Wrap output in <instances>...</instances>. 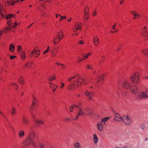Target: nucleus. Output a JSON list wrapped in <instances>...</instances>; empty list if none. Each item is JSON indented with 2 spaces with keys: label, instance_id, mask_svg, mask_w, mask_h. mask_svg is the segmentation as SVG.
I'll return each mask as SVG.
<instances>
[{
  "label": "nucleus",
  "instance_id": "35",
  "mask_svg": "<svg viewBox=\"0 0 148 148\" xmlns=\"http://www.w3.org/2000/svg\"><path fill=\"white\" fill-rule=\"evenodd\" d=\"M131 12L134 16V17L133 18L135 19L136 18V16L137 14V13L134 11H132Z\"/></svg>",
  "mask_w": 148,
  "mask_h": 148
},
{
  "label": "nucleus",
  "instance_id": "2",
  "mask_svg": "<svg viewBox=\"0 0 148 148\" xmlns=\"http://www.w3.org/2000/svg\"><path fill=\"white\" fill-rule=\"evenodd\" d=\"M35 135L33 132H29L27 135V138L23 141V144L24 146H30L34 148L37 147V142L35 140Z\"/></svg>",
  "mask_w": 148,
  "mask_h": 148
},
{
  "label": "nucleus",
  "instance_id": "17",
  "mask_svg": "<svg viewBox=\"0 0 148 148\" xmlns=\"http://www.w3.org/2000/svg\"><path fill=\"white\" fill-rule=\"evenodd\" d=\"M97 79L96 83L97 86H99L98 83L100 82V79H103V78L104 76L103 75H98L97 76Z\"/></svg>",
  "mask_w": 148,
  "mask_h": 148
},
{
  "label": "nucleus",
  "instance_id": "7",
  "mask_svg": "<svg viewBox=\"0 0 148 148\" xmlns=\"http://www.w3.org/2000/svg\"><path fill=\"white\" fill-rule=\"evenodd\" d=\"M139 73H136L134 74L130 77V79L131 81L133 84L137 83L138 82V79Z\"/></svg>",
  "mask_w": 148,
  "mask_h": 148
},
{
  "label": "nucleus",
  "instance_id": "28",
  "mask_svg": "<svg viewBox=\"0 0 148 148\" xmlns=\"http://www.w3.org/2000/svg\"><path fill=\"white\" fill-rule=\"evenodd\" d=\"M142 52L147 55V56H148L147 55H148V49H145L143 50Z\"/></svg>",
  "mask_w": 148,
  "mask_h": 148
},
{
  "label": "nucleus",
  "instance_id": "52",
  "mask_svg": "<svg viewBox=\"0 0 148 148\" xmlns=\"http://www.w3.org/2000/svg\"><path fill=\"white\" fill-rule=\"evenodd\" d=\"M60 31H61V35H62L61 36V37H62V38H63V37L64 36V34L63 33L62 31V30H60Z\"/></svg>",
  "mask_w": 148,
  "mask_h": 148
},
{
  "label": "nucleus",
  "instance_id": "61",
  "mask_svg": "<svg viewBox=\"0 0 148 148\" xmlns=\"http://www.w3.org/2000/svg\"><path fill=\"white\" fill-rule=\"evenodd\" d=\"M121 46H119L118 48V49H117V51H118L120 49H121Z\"/></svg>",
  "mask_w": 148,
  "mask_h": 148
},
{
  "label": "nucleus",
  "instance_id": "44",
  "mask_svg": "<svg viewBox=\"0 0 148 148\" xmlns=\"http://www.w3.org/2000/svg\"><path fill=\"white\" fill-rule=\"evenodd\" d=\"M86 67L88 69H92V65H87Z\"/></svg>",
  "mask_w": 148,
  "mask_h": 148
},
{
  "label": "nucleus",
  "instance_id": "13",
  "mask_svg": "<svg viewBox=\"0 0 148 148\" xmlns=\"http://www.w3.org/2000/svg\"><path fill=\"white\" fill-rule=\"evenodd\" d=\"M146 29V27L145 26L144 27L142 33V36L144 37L145 39H147V37L148 36V32L145 30Z\"/></svg>",
  "mask_w": 148,
  "mask_h": 148
},
{
  "label": "nucleus",
  "instance_id": "63",
  "mask_svg": "<svg viewBox=\"0 0 148 148\" xmlns=\"http://www.w3.org/2000/svg\"><path fill=\"white\" fill-rule=\"evenodd\" d=\"M3 15L2 14L1 12H0V19L1 18V17Z\"/></svg>",
  "mask_w": 148,
  "mask_h": 148
},
{
  "label": "nucleus",
  "instance_id": "43",
  "mask_svg": "<svg viewBox=\"0 0 148 148\" xmlns=\"http://www.w3.org/2000/svg\"><path fill=\"white\" fill-rule=\"evenodd\" d=\"M61 31L60 32H58L57 33V35L56 36H58L59 37H61Z\"/></svg>",
  "mask_w": 148,
  "mask_h": 148
},
{
  "label": "nucleus",
  "instance_id": "50",
  "mask_svg": "<svg viewBox=\"0 0 148 148\" xmlns=\"http://www.w3.org/2000/svg\"><path fill=\"white\" fill-rule=\"evenodd\" d=\"M0 113L3 115V117L5 119H6V120L8 121V120L7 119L6 117V116H5L2 113V112H1L0 111Z\"/></svg>",
  "mask_w": 148,
  "mask_h": 148
},
{
  "label": "nucleus",
  "instance_id": "31",
  "mask_svg": "<svg viewBox=\"0 0 148 148\" xmlns=\"http://www.w3.org/2000/svg\"><path fill=\"white\" fill-rule=\"evenodd\" d=\"M81 27H74L73 28V31L74 32H77V30L80 29H81Z\"/></svg>",
  "mask_w": 148,
  "mask_h": 148
},
{
  "label": "nucleus",
  "instance_id": "22",
  "mask_svg": "<svg viewBox=\"0 0 148 148\" xmlns=\"http://www.w3.org/2000/svg\"><path fill=\"white\" fill-rule=\"evenodd\" d=\"M19 136L20 138H21L24 136L25 135V132L23 130H20L18 132Z\"/></svg>",
  "mask_w": 148,
  "mask_h": 148
},
{
  "label": "nucleus",
  "instance_id": "49",
  "mask_svg": "<svg viewBox=\"0 0 148 148\" xmlns=\"http://www.w3.org/2000/svg\"><path fill=\"white\" fill-rule=\"evenodd\" d=\"M16 57V56H10V59H13L14 58H15V57Z\"/></svg>",
  "mask_w": 148,
  "mask_h": 148
},
{
  "label": "nucleus",
  "instance_id": "42",
  "mask_svg": "<svg viewBox=\"0 0 148 148\" xmlns=\"http://www.w3.org/2000/svg\"><path fill=\"white\" fill-rule=\"evenodd\" d=\"M11 85L12 86H14L16 89L17 88H18V86L15 83H12L11 84Z\"/></svg>",
  "mask_w": 148,
  "mask_h": 148
},
{
  "label": "nucleus",
  "instance_id": "24",
  "mask_svg": "<svg viewBox=\"0 0 148 148\" xmlns=\"http://www.w3.org/2000/svg\"><path fill=\"white\" fill-rule=\"evenodd\" d=\"M93 140L95 143H96L98 141V138L96 134H94L93 135Z\"/></svg>",
  "mask_w": 148,
  "mask_h": 148
},
{
  "label": "nucleus",
  "instance_id": "9",
  "mask_svg": "<svg viewBox=\"0 0 148 148\" xmlns=\"http://www.w3.org/2000/svg\"><path fill=\"white\" fill-rule=\"evenodd\" d=\"M40 51L39 50H36L34 49H33L32 52H31L30 57H32V55L34 56L35 57H38L40 54Z\"/></svg>",
  "mask_w": 148,
  "mask_h": 148
},
{
  "label": "nucleus",
  "instance_id": "37",
  "mask_svg": "<svg viewBox=\"0 0 148 148\" xmlns=\"http://www.w3.org/2000/svg\"><path fill=\"white\" fill-rule=\"evenodd\" d=\"M15 112V108H13L11 110L12 115H14Z\"/></svg>",
  "mask_w": 148,
  "mask_h": 148
},
{
  "label": "nucleus",
  "instance_id": "64",
  "mask_svg": "<svg viewBox=\"0 0 148 148\" xmlns=\"http://www.w3.org/2000/svg\"><path fill=\"white\" fill-rule=\"evenodd\" d=\"M34 24V23H33L32 24H31V25H30L29 27H27V28H29V27H30L33 24Z\"/></svg>",
  "mask_w": 148,
  "mask_h": 148
},
{
  "label": "nucleus",
  "instance_id": "51",
  "mask_svg": "<svg viewBox=\"0 0 148 148\" xmlns=\"http://www.w3.org/2000/svg\"><path fill=\"white\" fill-rule=\"evenodd\" d=\"M49 50L48 49H47V50H45L44 51V52L43 53V54H45L47 53Z\"/></svg>",
  "mask_w": 148,
  "mask_h": 148
},
{
  "label": "nucleus",
  "instance_id": "34",
  "mask_svg": "<svg viewBox=\"0 0 148 148\" xmlns=\"http://www.w3.org/2000/svg\"><path fill=\"white\" fill-rule=\"evenodd\" d=\"M21 56L22 59H24L26 58L25 54L24 53H21Z\"/></svg>",
  "mask_w": 148,
  "mask_h": 148
},
{
  "label": "nucleus",
  "instance_id": "58",
  "mask_svg": "<svg viewBox=\"0 0 148 148\" xmlns=\"http://www.w3.org/2000/svg\"><path fill=\"white\" fill-rule=\"evenodd\" d=\"M59 16H61V15L60 14H56V18H58Z\"/></svg>",
  "mask_w": 148,
  "mask_h": 148
},
{
  "label": "nucleus",
  "instance_id": "33",
  "mask_svg": "<svg viewBox=\"0 0 148 148\" xmlns=\"http://www.w3.org/2000/svg\"><path fill=\"white\" fill-rule=\"evenodd\" d=\"M100 58L102 62H103L105 60L106 57L104 55H103L101 56Z\"/></svg>",
  "mask_w": 148,
  "mask_h": 148
},
{
  "label": "nucleus",
  "instance_id": "11",
  "mask_svg": "<svg viewBox=\"0 0 148 148\" xmlns=\"http://www.w3.org/2000/svg\"><path fill=\"white\" fill-rule=\"evenodd\" d=\"M85 94L90 99H92V97L94 95V93L93 92H88V91L85 92Z\"/></svg>",
  "mask_w": 148,
  "mask_h": 148
},
{
  "label": "nucleus",
  "instance_id": "45",
  "mask_svg": "<svg viewBox=\"0 0 148 148\" xmlns=\"http://www.w3.org/2000/svg\"><path fill=\"white\" fill-rule=\"evenodd\" d=\"M64 84L62 82L60 83V87L61 88H63L64 86Z\"/></svg>",
  "mask_w": 148,
  "mask_h": 148
},
{
  "label": "nucleus",
  "instance_id": "54",
  "mask_svg": "<svg viewBox=\"0 0 148 148\" xmlns=\"http://www.w3.org/2000/svg\"><path fill=\"white\" fill-rule=\"evenodd\" d=\"M10 4L11 5H14V4L15 3V2H12V1H10Z\"/></svg>",
  "mask_w": 148,
  "mask_h": 148
},
{
  "label": "nucleus",
  "instance_id": "18",
  "mask_svg": "<svg viewBox=\"0 0 148 148\" xmlns=\"http://www.w3.org/2000/svg\"><path fill=\"white\" fill-rule=\"evenodd\" d=\"M22 121L24 124L26 125L28 124L29 120L27 117L23 116L22 117Z\"/></svg>",
  "mask_w": 148,
  "mask_h": 148
},
{
  "label": "nucleus",
  "instance_id": "30",
  "mask_svg": "<svg viewBox=\"0 0 148 148\" xmlns=\"http://www.w3.org/2000/svg\"><path fill=\"white\" fill-rule=\"evenodd\" d=\"M74 146L76 148H78L80 147V143H76L74 145Z\"/></svg>",
  "mask_w": 148,
  "mask_h": 148
},
{
  "label": "nucleus",
  "instance_id": "4",
  "mask_svg": "<svg viewBox=\"0 0 148 148\" xmlns=\"http://www.w3.org/2000/svg\"><path fill=\"white\" fill-rule=\"evenodd\" d=\"M37 100L34 97L33 101L32 102V109H30V112L32 115L34 121L37 124V126H40L41 124L43 123V122L39 120L38 119H36L35 115L33 114L32 110L34 111V109L33 107V106L35 104Z\"/></svg>",
  "mask_w": 148,
  "mask_h": 148
},
{
  "label": "nucleus",
  "instance_id": "8",
  "mask_svg": "<svg viewBox=\"0 0 148 148\" xmlns=\"http://www.w3.org/2000/svg\"><path fill=\"white\" fill-rule=\"evenodd\" d=\"M122 121L127 125H130L132 123V121L130 117L126 116H124L122 118Z\"/></svg>",
  "mask_w": 148,
  "mask_h": 148
},
{
  "label": "nucleus",
  "instance_id": "57",
  "mask_svg": "<svg viewBox=\"0 0 148 148\" xmlns=\"http://www.w3.org/2000/svg\"><path fill=\"white\" fill-rule=\"evenodd\" d=\"M121 94L123 95L124 96L125 95V92H123V91H121Z\"/></svg>",
  "mask_w": 148,
  "mask_h": 148
},
{
  "label": "nucleus",
  "instance_id": "29",
  "mask_svg": "<svg viewBox=\"0 0 148 148\" xmlns=\"http://www.w3.org/2000/svg\"><path fill=\"white\" fill-rule=\"evenodd\" d=\"M18 80L20 83L23 84L24 83V82L22 76H21V77L18 79Z\"/></svg>",
  "mask_w": 148,
  "mask_h": 148
},
{
  "label": "nucleus",
  "instance_id": "59",
  "mask_svg": "<svg viewBox=\"0 0 148 148\" xmlns=\"http://www.w3.org/2000/svg\"><path fill=\"white\" fill-rule=\"evenodd\" d=\"M140 16V15L137 14L136 16V18H139Z\"/></svg>",
  "mask_w": 148,
  "mask_h": 148
},
{
  "label": "nucleus",
  "instance_id": "26",
  "mask_svg": "<svg viewBox=\"0 0 148 148\" xmlns=\"http://www.w3.org/2000/svg\"><path fill=\"white\" fill-rule=\"evenodd\" d=\"M76 106H79V105H75V104H74L73 105V106H71L70 107V108H69V109H70V111L71 112H72L73 110V108H74V107H76V108H77L76 107Z\"/></svg>",
  "mask_w": 148,
  "mask_h": 148
},
{
  "label": "nucleus",
  "instance_id": "21",
  "mask_svg": "<svg viewBox=\"0 0 148 148\" xmlns=\"http://www.w3.org/2000/svg\"><path fill=\"white\" fill-rule=\"evenodd\" d=\"M59 50V47H57L54 48L53 50L51 52L53 54V56H55L56 55V52H58Z\"/></svg>",
  "mask_w": 148,
  "mask_h": 148
},
{
  "label": "nucleus",
  "instance_id": "38",
  "mask_svg": "<svg viewBox=\"0 0 148 148\" xmlns=\"http://www.w3.org/2000/svg\"><path fill=\"white\" fill-rule=\"evenodd\" d=\"M60 16V18L59 20V21H61L62 20L65 19L66 18V16Z\"/></svg>",
  "mask_w": 148,
  "mask_h": 148
},
{
  "label": "nucleus",
  "instance_id": "46",
  "mask_svg": "<svg viewBox=\"0 0 148 148\" xmlns=\"http://www.w3.org/2000/svg\"><path fill=\"white\" fill-rule=\"evenodd\" d=\"M127 145H126V146H124V147H120L119 146H116V148H127Z\"/></svg>",
  "mask_w": 148,
  "mask_h": 148
},
{
  "label": "nucleus",
  "instance_id": "16",
  "mask_svg": "<svg viewBox=\"0 0 148 148\" xmlns=\"http://www.w3.org/2000/svg\"><path fill=\"white\" fill-rule=\"evenodd\" d=\"M61 37L55 36L53 40V42L55 45H56L59 43L60 41L61 40Z\"/></svg>",
  "mask_w": 148,
  "mask_h": 148
},
{
  "label": "nucleus",
  "instance_id": "53",
  "mask_svg": "<svg viewBox=\"0 0 148 148\" xmlns=\"http://www.w3.org/2000/svg\"><path fill=\"white\" fill-rule=\"evenodd\" d=\"M92 15L93 16H95L97 15V12L96 11H94L92 13Z\"/></svg>",
  "mask_w": 148,
  "mask_h": 148
},
{
  "label": "nucleus",
  "instance_id": "10",
  "mask_svg": "<svg viewBox=\"0 0 148 148\" xmlns=\"http://www.w3.org/2000/svg\"><path fill=\"white\" fill-rule=\"evenodd\" d=\"M90 53H88L86 55H84L83 54H82L83 58H82L81 57L79 56L77 57V60L78 62H80L82 60H84L85 59L87 58L88 56L90 55Z\"/></svg>",
  "mask_w": 148,
  "mask_h": 148
},
{
  "label": "nucleus",
  "instance_id": "62",
  "mask_svg": "<svg viewBox=\"0 0 148 148\" xmlns=\"http://www.w3.org/2000/svg\"><path fill=\"white\" fill-rule=\"evenodd\" d=\"M123 1L124 0H120V4H123Z\"/></svg>",
  "mask_w": 148,
  "mask_h": 148
},
{
  "label": "nucleus",
  "instance_id": "48",
  "mask_svg": "<svg viewBox=\"0 0 148 148\" xmlns=\"http://www.w3.org/2000/svg\"><path fill=\"white\" fill-rule=\"evenodd\" d=\"M10 4V2L7 1L5 3V5L6 6H7Z\"/></svg>",
  "mask_w": 148,
  "mask_h": 148
},
{
  "label": "nucleus",
  "instance_id": "1",
  "mask_svg": "<svg viewBox=\"0 0 148 148\" xmlns=\"http://www.w3.org/2000/svg\"><path fill=\"white\" fill-rule=\"evenodd\" d=\"M75 78L76 79L74 81L73 83H71L68 86L69 89L72 90L74 89L76 87H77L78 86H80L84 82H85V84H87V83L85 82V80L83 78L78 75H77L76 76L70 77L68 79V81L69 82H70L73 79Z\"/></svg>",
  "mask_w": 148,
  "mask_h": 148
},
{
  "label": "nucleus",
  "instance_id": "15",
  "mask_svg": "<svg viewBox=\"0 0 148 148\" xmlns=\"http://www.w3.org/2000/svg\"><path fill=\"white\" fill-rule=\"evenodd\" d=\"M7 23L8 25V26L7 27H5L3 31L5 33H7L9 30H10L12 27V26L10 25L11 22L10 21H8Z\"/></svg>",
  "mask_w": 148,
  "mask_h": 148
},
{
  "label": "nucleus",
  "instance_id": "60",
  "mask_svg": "<svg viewBox=\"0 0 148 148\" xmlns=\"http://www.w3.org/2000/svg\"><path fill=\"white\" fill-rule=\"evenodd\" d=\"M72 19V18H70L69 19H67V21L68 22H70Z\"/></svg>",
  "mask_w": 148,
  "mask_h": 148
},
{
  "label": "nucleus",
  "instance_id": "5",
  "mask_svg": "<svg viewBox=\"0 0 148 148\" xmlns=\"http://www.w3.org/2000/svg\"><path fill=\"white\" fill-rule=\"evenodd\" d=\"M123 87L125 88H130L131 92L133 93L136 94L138 91L137 88L135 86L133 87L131 86V85L127 82H125L123 85Z\"/></svg>",
  "mask_w": 148,
  "mask_h": 148
},
{
  "label": "nucleus",
  "instance_id": "6",
  "mask_svg": "<svg viewBox=\"0 0 148 148\" xmlns=\"http://www.w3.org/2000/svg\"><path fill=\"white\" fill-rule=\"evenodd\" d=\"M148 97V89L145 92L142 91L137 95L136 98L138 99L142 100L145 99Z\"/></svg>",
  "mask_w": 148,
  "mask_h": 148
},
{
  "label": "nucleus",
  "instance_id": "55",
  "mask_svg": "<svg viewBox=\"0 0 148 148\" xmlns=\"http://www.w3.org/2000/svg\"><path fill=\"white\" fill-rule=\"evenodd\" d=\"M18 24L16 23H15V24L13 26V27L14 28H15L16 27V26L18 25Z\"/></svg>",
  "mask_w": 148,
  "mask_h": 148
},
{
  "label": "nucleus",
  "instance_id": "19",
  "mask_svg": "<svg viewBox=\"0 0 148 148\" xmlns=\"http://www.w3.org/2000/svg\"><path fill=\"white\" fill-rule=\"evenodd\" d=\"M50 87L53 89V92H54L57 88L58 86L56 84H53L51 83H49Z\"/></svg>",
  "mask_w": 148,
  "mask_h": 148
},
{
  "label": "nucleus",
  "instance_id": "3",
  "mask_svg": "<svg viewBox=\"0 0 148 148\" xmlns=\"http://www.w3.org/2000/svg\"><path fill=\"white\" fill-rule=\"evenodd\" d=\"M76 106L77 108H78V115L76 116L75 118H74L73 117L71 118L73 120H76L78 118V116H80L92 115V110L91 108L87 107L83 109L77 106Z\"/></svg>",
  "mask_w": 148,
  "mask_h": 148
},
{
  "label": "nucleus",
  "instance_id": "27",
  "mask_svg": "<svg viewBox=\"0 0 148 148\" xmlns=\"http://www.w3.org/2000/svg\"><path fill=\"white\" fill-rule=\"evenodd\" d=\"M9 48L11 52L14 51L15 49V47L12 44H10V45Z\"/></svg>",
  "mask_w": 148,
  "mask_h": 148
},
{
  "label": "nucleus",
  "instance_id": "39",
  "mask_svg": "<svg viewBox=\"0 0 148 148\" xmlns=\"http://www.w3.org/2000/svg\"><path fill=\"white\" fill-rule=\"evenodd\" d=\"M145 126L144 124H142L140 125V127L141 129L143 130L145 128Z\"/></svg>",
  "mask_w": 148,
  "mask_h": 148
},
{
  "label": "nucleus",
  "instance_id": "32",
  "mask_svg": "<svg viewBox=\"0 0 148 148\" xmlns=\"http://www.w3.org/2000/svg\"><path fill=\"white\" fill-rule=\"evenodd\" d=\"M110 119L109 117H105L103 119H102L101 120L102 122L105 123L106 121H108Z\"/></svg>",
  "mask_w": 148,
  "mask_h": 148
},
{
  "label": "nucleus",
  "instance_id": "20",
  "mask_svg": "<svg viewBox=\"0 0 148 148\" xmlns=\"http://www.w3.org/2000/svg\"><path fill=\"white\" fill-rule=\"evenodd\" d=\"M15 16V15L14 14H8L6 15L5 18H6V20H8L10 19L12 17L14 18Z\"/></svg>",
  "mask_w": 148,
  "mask_h": 148
},
{
  "label": "nucleus",
  "instance_id": "56",
  "mask_svg": "<svg viewBox=\"0 0 148 148\" xmlns=\"http://www.w3.org/2000/svg\"><path fill=\"white\" fill-rule=\"evenodd\" d=\"M115 27L116 26H115V25H113L112 27V28L113 29H115Z\"/></svg>",
  "mask_w": 148,
  "mask_h": 148
},
{
  "label": "nucleus",
  "instance_id": "25",
  "mask_svg": "<svg viewBox=\"0 0 148 148\" xmlns=\"http://www.w3.org/2000/svg\"><path fill=\"white\" fill-rule=\"evenodd\" d=\"M93 42L94 45L97 46V45L99 42V39L98 38H97V39H96L95 40H93Z\"/></svg>",
  "mask_w": 148,
  "mask_h": 148
},
{
  "label": "nucleus",
  "instance_id": "47",
  "mask_svg": "<svg viewBox=\"0 0 148 148\" xmlns=\"http://www.w3.org/2000/svg\"><path fill=\"white\" fill-rule=\"evenodd\" d=\"M79 43L80 44H84V42L83 40H81L79 42Z\"/></svg>",
  "mask_w": 148,
  "mask_h": 148
},
{
  "label": "nucleus",
  "instance_id": "23",
  "mask_svg": "<svg viewBox=\"0 0 148 148\" xmlns=\"http://www.w3.org/2000/svg\"><path fill=\"white\" fill-rule=\"evenodd\" d=\"M85 15L84 16V19L85 21L87 20L88 19L89 15L88 14V12H86L84 11Z\"/></svg>",
  "mask_w": 148,
  "mask_h": 148
},
{
  "label": "nucleus",
  "instance_id": "41",
  "mask_svg": "<svg viewBox=\"0 0 148 148\" xmlns=\"http://www.w3.org/2000/svg\"><path fill=\"white\" fill-rule=\"evenodd\" d=\"M18 48V51L19 52H20V51L21 50L22 48L21 46L18 45L17 47Z\"/></svg>",
  "mask_w": 148,
  "mask_h": 148
},
{
  "label": "nucleus",
  "instance_id": "14",
  "mask_svg": "<svg viewBox=\"0 0 148 148\" xmlns=\"http://www.w3.org/2000/svg\"><path fill=\"white\" fill-rule=\"evenodd\" d=\"M115 121L121 122L122 121V118L119 114L117 113L115 114V117L114 119Z\"/></svg>",
  "mask_w": 148,
  "mask_h": 148
},
{
  "label": "nucleus",
  "instance_id": "12",
  "mask_svg": "<svg viewBox=\"0 0 148 148\" xmlns=\"http://www.w3.org/2000/svg\"><path fill=\"white\" fill-rule=\"evenodd\" d=\"M97 125L99 130L100 132H101L103 130V123L101 121H99L97 123Z\"/></svg>",
  "mask_w": 148,
  "mask_h": 148
},
{
  "label": "nucleus",
  "instance_id": "40",
  "mask_svg": "<svg viewBox=\"0 0 148 148\" xmlns=\"http://www.w3.org/2000/svg\"><path fill=\"white\" fill-rule=\"evenodd\" d=\"M79 25L80 23H79V22H77L75 24L74 27H80Z\"/></svg>",
  "mask_w": 148,
  "mask_h": 148
},
{
  "label": "nucleus",
  "instance_id": "36",
  "mask_svg": "<svg viewBox=\"0 0 148 148\" xmlns=\"http://www.w3.org/2000/svg\"><path fill=\"white\" fill-rule=\"evenodd\" d=\"M56 77L54 76H52L51 77H50L49 78V79L50 81H52L53 80L55 79Z\"/></svg>",
  "mask_w": 148,
  "mask_h": 148
}]
</instances>
